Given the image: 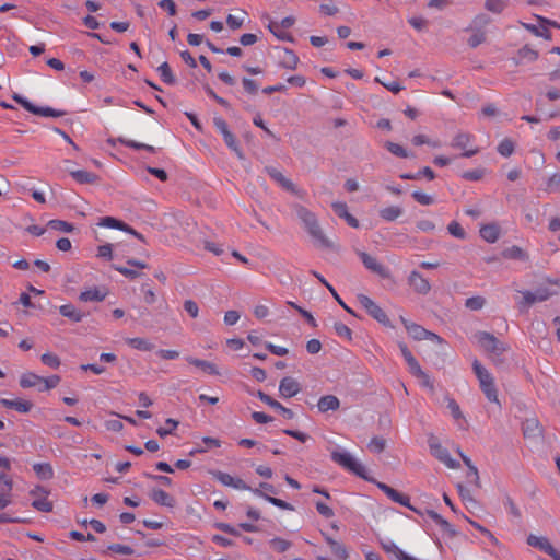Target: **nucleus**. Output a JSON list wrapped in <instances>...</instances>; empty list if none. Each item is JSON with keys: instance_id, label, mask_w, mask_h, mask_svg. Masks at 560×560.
I'll use <instances>...</instances> for the list:
<instances>
[{"instance_id": "nucleus-9", "label": "nucleus", "mask_w": 560, "mask_h": 560, "mask_svg": "<svg viewBox=\"0 0 560 560\" xmlns=\"http://www.w3.org/2000/svg\"><path fill=\"white\" fill-rule=\"evenodd\" d=\"M429 447L431 454L442 462L446 467L455 469L459 467V463L452 458L447 448L441 445L436 438L430 436L429 439Z\"/></svg>"}, {"instance_id": "nucleus-39", "label": "nucleus", "mask_w": 560, "mask_h": 560, "mask_svg": "<svg viewBox=\"0 0 560 560\" xmlns=\"http://www.w3.org/2000/svg\"><path fill=\"white\" fill-rule=\"evenodd\" d=\"M152 499L158 504L164 506H171L173 503V499L171 498V495L162 489L154 490L152 492Z\"/></svg>"}, {"instance_id": "nucleus-51", "label": "nucleus", "mask_w": 560, "mask_h": 560, "mask_svg": "<svg viewBox=\"0 0 560 560\" xmlns=\"http://www.w3.org/2000/svg\"><path fill=\"white\" fill-rule=\"evenodd\" d=\"M498 152L508 158L514 152V143L510 139L502 140L498 145Z\"/></svg>"}, {"instance_id": "nucleus-25", "label": "nucleus", "mask_w": 560, "mask_h": 560, "mask_svg": "<svg viewBox=\"0 0 560 560\" xmlns=\"http://www.w3.org/2000/svg\"><path fill=\"white\" fill-rule=\"evenodd\" d=\"M59 312L62 316L69 318L74 323H79L83 319L84 314L72 304H63L59 307Z\"/></svg>"}, {"instance_id": "nucleus-60", "label": "nucleus", "mask_w": 560, "mask_h": 560, "mask_svg": "<svg viewBox=\"0 0 560 560\" xmlns=\"http://www.w3.org/2000/svg\"><path fill=\"white\" fill-rule=\"evenodd\" d=\"M330 550L340 560H346L348 558V551H347L346 547L338 541L332 544V546L330 547Z\"/></svg>"}, {"instance_id": "nucleus-15", "label": "nucleus", "mask_w": 560, "mask_h": 560, "mask_svg": "<svg viewBox=\"0 0 560 560\" xmlns=\"http://www.w3.org/2000/svg\"><path fill=\"white\" fill-rule=\"evenodd\" d=\"M97 225L102 226V228L120 230V231L127 232V233L136 236L139 240H143V237H142V235L140 233H138L131 226H129L125 222H122V221H120V220H118V219H116L114 217L101 218L98 223H97Z\"/></svg>"}, {"instance_id": "nucleus-44", "label": "nucleus", "mask_w": 560, "mask_h": 560, "mask_svg": "<svg viewBox=\"0 0 560 560\" xmlns=\"http://www.w3.org/2000/svg\"><path fill=\"white\" fill-rule=\"evenodd\" d=\"M48 226L55 231L63 232V233H70L73 231V225L71 223H68L62 220H50L48 222Z\"/></svg>"}, {"instance_id": "nucleus-62", "label": "nucleus", "mask_w": 560, "mask_h": 560, "mask_svg": "<svg viewBox=\"0 0 560 560\" xmlns=\"http://www.w3.org/2000/svg\"><path fill=\"white\" fill-rule=\"evenodd\" d=\"M113 268L115 270H117L119 273H121L122 276H125L126 278H129V279H136L140 276V272H138L137 270L135 269H131V268H127V267H122V266H116L114 265Z\"/></svg>"}, {"instance_id": "nucleus-64", "label": "nucleus", "mask_w": 560, "mask_h": 560, "mask_svg": "<svg viewBox=\"0 0 560 560\" xmlns=\"http://www.w3.org/2000/svg\"><path fill=\"white\" fill-rule=\"evenodd\" d=\"M184 310L194 318H196L199 314V307L192 300H186L184 302Z\"/></svg>"}, {"instance_id": "nucleus-33", "label": "nucleus", "mask_w": 560, "mask_h": 560, "mask_svg": "<svg viewBox=\"0 0 560 560\" xmlns=\"http://www.w3.org/2000/svg\"><path fill=\"white\" fill-rule=\"evenodd\" d=\"M33 469L38 478L43 480H49L54 477V469L48 463H36L33 465Z\"/></svg>"}, {"instance_id": "nucleus-22", "label": "nucleus", "mask_w": 560, "mask_h": 560, "mask_svg": "<svg viewBox=\"0 0 560 560\" xmlns=\"http://www.w3.org/2000/svg\"><path fill=\"white\" fill-rule=\"evenodd\" d=\"M340 406L339 399L334 395H326L319 398L317 402L318 410L320 412H327L330 410H337Z\"/></svg>"}, {"instance_id": "nucleus-3", "label": "nucleus", "mask_w": 560, "mask_h": 560, "mask_svg": "<svg viewBox=\"0 0 560 560\" xmlns=\"http://www.w3.org/2000/svg\"><path fill=\"white\" fill-rule=\"evenodd\" d=\"M331 459L341 466L342 468L349 470L350 472L365 479L370 480L366 476V468L360 462H358L351 453L346 450H336L331 453Z\"/></svg>"}, {"instance_id": "nucleus-56", "label": "nucleus", "mask_w": 560, "mask_h": 560, "mask_svg": "<svg viewBox=\"0 0 560 560\" xmlns=\"http://www.w3.org/2000/svg\"><path fill=\"white\" fill-rule=\"evenodd\" d=\"M97 257L110 260L113 258V245L109 243L100 245L97 247Z\"/></svg>"}, {"instance_id": "nucleus-41", "label": "nucleus", "mask_w": 560, "mask_h": 560, "mask_svg": "<svg viewBox=\"0 0 560 560\" xmlns=\"http://www.w3.org/2000/svg\"><path fill=\"white\" fill-rule=\"evenodd\" d=\"M425 513L443 530H445V532H451L452 530L451 524L443 516H441L439 513H436L433 510H427Z\"/></svg>"}, {"instance_id": "nucleus-36", "label": "nucleus", "mask_w": 560, "mask_h": 560, "mask_svg": "<svg viewBox=\"0 0 560 560\" xmlns=\"http://www.w3.org/2000/svg\"><path fill=\"white\" fill-rule=\"evenodd\" d=\"M525 436H537L541 434V429L536 419H527L523 424Z\"/></svg>"}, {"instance_id": "nucleus-13", "label": "nucleus", "mask_w": 560, "mask_h": 560, "mask_svg": "<svg viewBox=\"0 0 560 560\" xmlns=\"http://www.w3.org/2000/svg\"><path fill=\"white\" fill-rule=\"evenodd\" d=\"M212 476L223 486L231 487L236 490H253L249 486L246 485L244 480L237 477H233L228 472L217 470L212 472Z\"/></svg>"}, {"instance_id": "nucleus-31", "label": "nucleus", "mask_w": 560, "mask_h": 560, "mask_svg": "<svg viewBox=\"0 0 560 560\" xmlns=\"http://www.w3.org/2000/svg\"><path fill=\"white\" fill-rule=\"evenodd\" d=\"M126 343L139 351H151L154 348L150 340L140 337L127 338Z\"/></svg>"}, {"instance_id": "nucleus-43", "label": "nucleus", "mask_w": 560, "mask_h": 560, "mask_svg": "<svg viewBox=\"0 0 560 560\" xmlns=\"http://www.w3.org/2000/svg\"><path fill=\"white\" fill-rule=\"evenodd\" d=\"M177 427H178V421H176V420H174L172 418H168V419H166L164 427L158 428L156 433L161 438H164L166 435L173 434V432L175 431V429Z\"/></svg>"}, {"instance_id": "nucleus-18", "label": "nucleus", "mask_w": 560, "mask_h": 560, "mask_svg": "<svg viewBox=\"0 0 560 560\" xmlns=\"http://www.w3.org/2000/svg\"><path fill=\"white\" fill-rule=\"evenodd\" d=\"M408 282L420 294H427L431 290L430 282L418 271L410 272Z\"/></svg>"}, {"instance_id": "nucleus-58", "label": "nucleus", "mask_w": 560, "mask_h": 560, "mask_svg": "<svg viewBox=\"0 0 560 560\" xmlns=\"http://www.w3.org/2000/svg\"><path fill=\"white\" fill-rule=\"evenodd\" d=\"M406 363H407V365L409 368V372L415 377H417L418 375H422L423 374V370L421 369L419 362L417 361V359L413 355L411 358L407 359Z\"/></svg>"}, {"instance_id": "nucleus-38", "label": "nucleus", "mask_w": 560, "mask_h": 560, "mask_svg": "<svg viewBox=\"0 0 560 560\" xmlns=\"http://www.w3.org/2000/svg\"><path fill=\"white\" fill-rule=\"evenodd\" d=\"M294 24V18L292 16H287L284 19L281 20L280 24L276 23V22H270L268 27L270 30L271 33H273L277 37H281V35L279 34V28L280 27H283V28H289L291 27L292 25Z\"/></svg>"}, {"instance_id": "nucleus-1", "label": "nucleus", "mask_w": 560, "mask_h": 560, "mask_svg": "<svg viewBox=\"0 0 560 560\" xmlns=\"http://www.w3.org/2000/svg\"><path fill=\"white\" fill-rule=\"evenodd\" d=\"M293 210L299 218V220L303 223L305 230L310 234V236L322 247H330L331 244L329 240L325 236L322 231L317 217L314 212L308 210L306 207L302 205H294Z\"/></svg>"}, {"instance_id": "nucleus-50", "label": "nucleus", "mask_w": 560, "mask_h": 560, "mask_svg": "<svg viewBox=\"0 0 560 560\" xmlns=\"http://www.w3.org/2000/svg\"><path fill=\"white\" fill-rule=\"evenodd\" d=\"M107 550L122 556H130L135 552L130 546L122 544H112L107 547Z\"/></svg>"}, {"instance_id": "nucleus-63", "label": "nucleus", "mask_w": 560, "mask_h": 560, "mask_svg": "<svg viewBox=\"0 0 560 560\" xmlns=\"http://www.w3.org/2000/svg\"><path fill=\"white\" fill-rule=\"evenodd\" d=\"M316 510L322 516L326 518H330L335 515L334 510L320 501L316 502Z\"/></svg>"}, {"instance_id": "nucleus-26", "label": "nucleus", "mask_w": 560, "mask_h": 560, "mask_svg": "<svg viewBox=\"0 0 560 560\" xmlns=\"http://www.w3.org/2000/svg\"><path fill=\"white\" fill-rule=\"evenodd\" d=\"M69 173L79 184H93L98 179L96 174L84 170L70 171Z\"/></svg>"}, {"instance_id": "nucleus-10", "label": "nucleus", "mask_w": 560, "mask_h": 560, "mask_svg": "<svg viewBox=\"0 0 560 560\" xmlns=\"http://www.w3.org/2000/svg\"><path fill=\"white\" fill-rule=\"evenodd\" d=\"M376 487L383 491L392 501L408 508L409 510L422 515L423 513L417 510L413 505L410 504V498L404 493L398 492L394 488L389 487L384 482L376 481Z\"/></svg>"}, {"instance_id": "nucleus-30", "label": "nucleus", "mask_w": 560, "mask_h": 560, "mask_svg": "<svg viewBox=\"0 0 560 560\" xmlns=\"http://www.w3.org/2000/svg\"><path fill=\"white\" fill-rule=\"evenodd\" d=\"M480 236L488 243H495L500 236L499 228L494 224H487L480 229Z\"/></svg>"}, {"instance_id": "nucleus-23", "label": "nucleus", "mask_w": 560, "mask_h": 560, "mask_svg": "<svg viewBox=\"0 0 560 560\" xmlns=\"http://www.w3.org/2000/svg\"><path fill=\"white\" fill-rule=\"evenodd\" d=\"M527 544L530 547L538 548L546 553H548L549 550H552V545L550 544L549 539L544 536H536L530 534L527 537Z\"/></svg>"}, {"instance_id": "nucleus-42", "label": "nucleus", "mask_w": 560, "mask_h": 560, "mask_svg": "<svg viewBox=\"0 0 560 560\" xmlns=\"http://www.w3.org/2000/svg\"><path fill=\"white\" fill-rule=\"evenodd\" d=\"M508 5L506 0H486L485 8L495 14H500Z\"/></svg>"}, {"instance_id": "nucleus-14", "label": "nucleus", "mask_w": 560, "mask_h": 560, "mask_svg": "<svg viewBox=\"0 0 560 560\" xmlns=\"http://www.w3.org/2000/svg\"><path fill=\"white\" fill-rule=\"evenodd\" d=\"M523 301L520 302L522 306H530L536 302H544L548 300L552 292L548 288H537L535 291H522Z\"/></svg>"}, {"instance_id": "nucleus-17", "label": "nucleus", "mask_w": 560, "mask_h": 560, "mask_svg": "<svg viewBox=\"0 0 560 560\" xmlns=\"http://www.w3.org/2000/svg\"><path fill=\"white\" fill-rule=\"evenodd\" d=\"M301 390V386L293 377H283L279 384V393L283 398H291Z\"/></svg>"}, {"instance_id": "nucleus-4", "label": "nucleus", "mask_w": 560, "mask_h": 560, "mask_svg": "<svg viewBox=\"0 0 560 560\" xmlns=\"http://www.w3.org/2000/svg\"><path fill=\"white\" fill-rule=\"evenodd\" d=\"M12 98L19 103L24 109L27 112L43 116V117H61L66 114L63 110L55 109L49 106H36L33 103H31L26 97L19 93H14L12 95Z\"/></svg>"}, {"instance_id": "nucleus-2", "label": "nucleus", "mask_w": 560, "mask_h": 560, "mask_svg": "<svg viewBox=\"0 0 560 560\" xmlns=\"http://www.w3.org/2000/svg\"><path fill=\"white\" fill-rule=\"evenodd\" d=\"M472 370L487 399L500 407L498 390L492 374L478 360H474Z\"/></svg>"}, {"instance_id": "nucleus-37", "label": "nucleus", "mask_w": 560, "mask_h": 560, "mask_svg": "<svg viewBox=\"0 0 560 560\" xmlns=\"http://www.w3.org/2000/svg\"><path fill=\"white\" fill-rule=\"evenodd\" d=\"M420 176H425L429 180L434 179L435 174L434 172L429 167L425 166L421 171L413 173H402L400 174L401 179H419Z\"/></svg>"}, {"instance_id": "nucleus-27", "label": "nucleus", "mask_w": 560, "mask_h": 560, "mask_svg": "<svg viewBox=\"0 0 560 560\" xmlns=\"http://www.w3.org/2000/svg\"><path fill=\"white\" fill-rule=\"evenodd\" d=\"M187 361L197 366V368H200L202 371H205L207 374H210V375H220V372L217 368V365L214 363H211L209 361H205V360H200V359H196V358H192V357H189L187 358Z\"/></svg>"}, {"instance_id": "nucleus-34", "label": "nucleus", "mask_w": 560, "mask_h": 560, "mask_svg": "<svg viewBox=\"0 0 560 560\" xmlns=\"http://www.w3.org/2000/svg\"><path fill=\"white\" fill-rule=\"evenodd\" d=\"M117 141L121 144H124L125 147L127 148H131V149H135V150H145L150 153H155L156 152V149L150 144H145V143H141V142H137L135 140H129V139H126V138H122V137H119L117 139Z\"/></svg>"}, {"instance_id": "nucleus-12", "label": "nucleus", "mask_w": 560, "mask_h": 560, "mask_svg": "<svg viewBox=\"0 0 560 560\" xmlns=\"http://www.w3.org/2000/svg\"><path fill=\"white\" fill-rule=\"evenodd\" d=\"M355 253L361 258L362 264L368 270L378 275L382 278L389 277L388 268L382 265L375 257L362 250H357Z\"/></svg>"}, {"instance_id": "nucleus-20", "label": "nucleus", "mask_w": 560, "mask_h": 560, "mask_svg": "<svg viewBox=\"0 0 560 560\" xmlns=\"http://www.w3.org/2000/svg\"><path fill=\"white\" fill-rule=\"evenodd\" d=\"M400 320H401L402 325L405 326L408 335L411 338H413L415 340H424L425 337L428 336V330L425 328H423L422 326H420L416 323H412L402 316L400 317Z\"/></svg>"}, {"instance_id": "nucleus-57", "label": "nucleus", "mask_w": 560, "mask_h": 560, "mask_svg": "<svg viewBox=\"0 0 560 560\" xmlns=\"http://www.w3.org/2000/svg\"><path fill=\"white\" fill-rule=\"evenodd\" d=\"M406 363H407V365L409 368V372L415 377H417L418 375H422L423 374V370L421 369L419 362L417 361V359L413 355L411 358L407 359Z\"/></svg>"}, {"instance_id": "nucleus-24", "label": "nucleus", "mask_w": 560, "mask_h": 560, "mask_svg": "<svg viewBox=\"0 0 560 560\" xmlns=\"http://www.w3.org/2000/svg\"><path fill=\"white\" fill-rule=\"evenodd\" d=\"M106 298V292L97 288H90L80 293L82 302H101Z\"/></svg>"}, {"instance_id": "nucleus-61", "label": "nucleus", "mask_w": 560, "mask_h": 560, "mask_svg": "<svg viewBox=\"0 0 560 560\" xmlns=\"http://www.w3.org/2000/svg\"><path fill=\"white\" fill-rule=\"evenodd\" d=\"M447 408L450 409L451 415H452V417H453L455 420H459V419H462V418H463V413H462L460 407H459V405L455 401V399H453V398H447Z\"/></svg>"}, {"instance_id": "nucleus-54", "label": "nucleus", "mask_w": 560, "mask_h": 560, "mask_svg": "<svg viewBox=\"0 0 560 560\" xmlns=\"http://www.w3.org/2000/svg\"><path fill=\"white\" fill-rule=\"evenodd\" d=\"M459 455L460 457L463 458V462L465 463V465L469 468V472L467 475L468 479L471 480V481H476L478 480V470L477 468L472 465L471 460L469 457H467L465 454H463L462 452H459Z\"/></svg>"}, {"instance_id": "nucleus-45", "label": "nucleus", "mask_w": 560, "mask_h": 560, "mask_svg": "<svg viewBox=\"0 0 560 560\" xmlns=\"http://www.w3.org/2000/svg\"><path fill=\"white\" fill-rule=\"evenodd\" d=\"M59 383H60V377L58 375H51L48 377L42 376L39 392L52 389V388L57 387V385Z\"/></svg>"}, {"instance_id": "nucleus-49", "label": "nucleus", "mask_w": 560, "mask_h": 560, "mask_svg": "<svg viewBox=\"0 0 560 560\" xmlns=\"http://www.w3.org/2000/svg\"><path fill=\"white\" fill-rule=\"evenodd\" d=\"M485 303H486L485 298L478 295V296L468 298L465 301V306L471 311H478L483 307Z\"/></svg>"}, {"instance_id": "nucleus-53", "label": "nucleus", "mask_w": 560, "mask_h": 560, "mask_svg": "<svg viewBox=\"0 0 560 560\" xmlns=\"http://www.w3.org/2000/svg\"><path fill=\"white\" fill-rule=\"evenodd\" d=\"M42 362L49 366V368H52V369H57L59 368L60 365V359L54 354V353H50V352H47V353H44L40 358Z\"/></svg>"}, {"instance_id": "nucleus-55", "label": "nucleus", "mask_w": 560, "mask_h": 560, "mask_svg": "<svg viewBox=\"0 0 560 560\" xmlns=\"http://www.w3.org/2000/svg\"><path fill=\"white\" fill-rule=\"evenodd\" d=\"M412 198L423 206H430L434 202V199L432 196L424 194L422 191L416 190L412 192Z\"/></svg>"}, {"instance_id": "nucleus-35", "label": "nucleus", "mask_w": 560, "mask_h": 560, "mask_svg": "<svg viewBox=\"0 0 560 560\" xmlns=\"http://www.w3.org/2000/svg\"><path fill=\"white\" fill-rule=\"evenodd\" d=\"M158 72L161 77V80L168 84V85H173L176 83V79L171 70V67L170 65L165 61L163 62L161 66L158 67Z\"/></svg>"}, {"instance_id": "nucleus-28", "label": "nucleus", "mask_w": 560, "mask_h": 560, "mask_svg": "<svg viewBox=\"0 0 560 560\" xmlns=\"http://www.w3.org/2000/svg\"><path fill=\"white\" fill-rule=\"evenodd\" d=\"M252 492L255 494V495H258V497H261L264 498L265 500H267L269 503H271L272 505L277 506V508H280L282 510H288V511H293L294 508L292 504L281 500V499H278V498H275V497H270L264 492H261V490L259 489H254L252 490Z\"/></svg>"}, {"instance_id": "nucleus-32", "label": "nucleus", "mask_w": 560, "mask_h": 560, "mask_svg": "<svg viewBox=\"0 0 560 560\" xmlns=\"http://www.w3.org/2000/svg\"><path fill=\"white\" fill-rule=\"evenodd\" d=\"M42 376L27 372L21 375L20 377V386L23 388H31V387H40Z\"/></svg>"}, {"instance_id": "nucleus-46", "label": "nucleus", "mask_w": 560, "mask_h": 560, "mask_svg": "<svg viewBox=\"0 0 560 560\" xmlns=\"http://www.w3.org/2000/svg\"><path fill=\"white\" fill-rule=\"evenodd\" d=\"M272 549L279 553L285 552L290 547L291 542L280 537H275L270 541Z\"/></svg>"}, {"instance_id": "nucleus-19", "label": "nucleus", "mask_w": 560, "mask_h": 560, "mask_svg": "<svg viewBox=\"0 0 560 560\" xmlns=\"http://www.w3.org/2000/svg\"><path fill=\"white\" fill-rule=\"evenodd\" d=\"M257 397L268 405L269 407L278 410L284 418L292 419L293 418V411L284 406H282L279 401L271 398L269 395L265 394L264 392H258Z\"/></svg>"}, {"instance_id": "nucleus-7", "label": "nucleus", "mask_w": 560, "mask_h": 560, "mask_svg": "<svg viewBox=\"0 0 560 560\" xmlns=\"http://www.w3.org/2000/svg\"><path fill=\"white\" fill-rule=\"evenodd\" d=\"M358 302L366 311V313L370 316H372L375 320H377L380 324L384 326H390V322L386 313L371 298L364 294H359Z\"/></svg>"}, {"instance_id": "nucleus-52", "label": "nucleus", "mask_w": 560, "mask_h": 560, "mask_svg": "<svg viewBox=\"0 0 560 560\" xmlns=\"http://www.w3.org/2000/svg\"><path fill=\"white\" fill-rule=\"evenodd\" d=\"M202 443L206 445L205 447H201V448H197L196 451H192L191 454L194 453H202V452H207L208 450L210 448H213V447H220L221 446V441L218 440V439H214V438H210V436H205L202 439Z\"/></svg>"}, {"instance_id": "nucleus-6", "label": "nucleus", "mask_w": 560, "mask_h": 560, "mask_svg": "<svg viewBox=\"0 0 560 560\" xmlns=\"http://www.w3.org/2000/svg\"><path fill=\"white\" fill-rule=\"evenodd\" d=\"M474 135L469 132L459 131L453 137L451 141V147L454 149L463 150V158H471L479 153L480 151L478 147L470 148V144L474 142Z\"/></svg>"}, {"instance_id": "nucleus-48", "label": "nucleus", "mask_w": 560, "mask_h": 560, "mask_svg": "<svg viewBox=\"0 0 560 560\" xmlns=\"http://www.w3.org/2000/svg\"><path fill=\"white\" fill-rule=\"evenodd\" d=\"M447 231L452 236H454L456 238H459V240L466 238V232L464 231V229L457 221H452L447 225Z\"/></svg>"}, {"instance_id": "nucleus-5", "label": "nucleus", "mask_w": 560, "mask_h": 560, "mask_svg": "<svg viewBox=\"0 0 560 560\" xmlns=\"http://www.w3.org/2000/svg\"><path fill=\"white\" fill-rule=\"evenodd\" d=\"M213 125L217 128V130L221 133L224 143L226 147L233 151L238 159H243L244 154L238 145V142L235 138V136L230 131L228 122L222 117H214L213 118Z\"/></svg>"}, {"instance_id": "nucleus-16", "label": "nucleus", "mask_w": 560, "mask_h": 560, "mask_svg": "<svg viewBox=\"0 0 560 560\" xmlns=\"http://www.w3.org/2000/svg\"><path fill=\"white\" fill-rule=\"evenodd\" d=\"M478 342L480 346L492 353L501 354L504 351L503 345L491 334L489 332H479L477 335Z\"/></svg>"}, {"instance_id": "nucleus-59", "label": "nucleus", "mask_w": 560, "mask_h": 560, "mask_svg": "<svg viewBox=\"0 0 560 560\" xmlns=\"http://www.w3.org/2000/svg\"><path fill=\"white\" fill-rule=\"evenodd\" d=\"M368 447L373 453H381L385 448V441L375 436L369 442Z\"/></svg>"}, {"instance_id": "nucleus-47", "label": "nucleus", "mask_w": 560, "mask_h": 560, "mask_svg": "<svg viewBox=\"0 0 560 560\" xmlns=\"http://www.w3.org/2000/svg\"><path fill=\"white\" fill-rule=\"evenodd\" d=\"M504 257L510 259H518L524 260L526 259V253L518 246H512L504 250L503 253Z\"/></svg>"}, {"instance_id": "nucleus-8", "label": "nucleus", "mask_w": 560, "mask_h": 560, "mask_svg": "<svg viewBox=\"0 0 560 560\" xmlns=\"http://www.w3.org/2000/svg\"><path fill=\"white\" fill-rule=\"evenodd\" d=\"M265 171L281 188L300 198H304L305 191L298 188L296 185L287 178L279 170L273 166H267Z\"/></svg>"}, {"instance_id": "nucleus-11", "label": "nucleus", "mask_w": 560, "mask_h": 560, "mask_svg": "<svg viewBox=\"0 0 560 560\" xmlns=\"http://www.w3.org/2000/svg\"><path fill=\"white\" fill-rule=\"evenodd\" d=\"M30 494L34 498L32 506L40 512L52 511V503L48 500V490L44 487L36 486L30 491Z\"/></svg>"}, {"instance_id": "nucleus-40", "label": "nucleus", "mask_w": 560, "mask_h": 560, "mask_svg": "<svg viewBox=\"0 0 560 560\" xmlns=\"http://www.w3.org/2000/svg\"><path fill=\"white\" fill-rule=\"evenodd\" d=\"M385 148L394 155L398 156V158H404V159H407V158H410L412 156L404 147H401L400 144L398 143H395V142H392V141H387L385 142Z\"/></svg>"}, {"instance_id": "nucleus-29", "label": "nucleus", "mask_w": 560, "mask_h": 560, "mask_svg": "<svg viewBox=\"0 0 560 560\" xmlns=\"http://www.w3.org/2000/svg\"><path fill=\"white\" fill-rule=\"evenodd\" d=\"M402 212H404V210L401 207L389 206V207L382 208L378 213H380V217L384 221L393 222V221L397 220L402 214Z\"/></svg>"}, {"instance_id": "nucleus-21", "label": "nucleus", "mask_w": 560, "mask_h": 560, "mask_svg": "<svg viewBox=\"0 0 560 560\" xmlns=\"http://www.w3.org/2000/svg\"><path fill=\"white\" fill-rule=\"evenodd\" d=\"M0 404L10 409H14L21 413H27L32 409V402L23 399L1 398Z\"/></svg>"}]
</instances>
